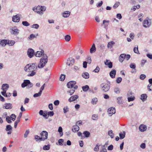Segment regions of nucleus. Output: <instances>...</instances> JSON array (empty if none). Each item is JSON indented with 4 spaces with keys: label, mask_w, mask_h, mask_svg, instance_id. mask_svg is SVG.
<instances>
[{
    "label": "nucleus",
    "mask_w": 152,
    "mask_h": 152,
    "mask_svg": "<svg viewBox=\"0 0 152 152\" xmlns=\"http://www.w3.org/2000/svg\"><path fill=\"white\" fill-rule=\"evenodd\" d=\"M125 56H126V54H122L120 55L119 59L121 62H122L124 61L125 58Z\"/></svg>",
    "instance_id": "a878e982"
},
{
    "label": "nucleus",
    "mask_w": 152,
    "mask_h": 152,
    "mask_svg": "<svg viewBox=\"0 0 152 152\" xmlns=\"http://www.w3.org/2000/svg\"><path fill=\"white\" fill-rule=\"evenodd\" d=\"M134 52L138 54L139 53L138 50V46H135V47L134 48Z\"/></svg>",
    "instance_id": "de8ad7c7"
},
{
    "label": "nucleus",
    "mask_w": 152,
    "mask_h": 152,
    "mask_svg": "<svg viewBox=\"0 0 152 152\" xmlns=\"http://www.w3.org/2000/svg\"><path fill=\"white\" fill-rule=\"evenodd\" d=\"M135 97L134 96H132L129 97L127 98L128 101L129 102L132 101L134 100Z\"/></svg>",
    "instance_id": "79ce46f5"
},
{
    "label": "nucleus",
    "mask_w": 152,
    "mask_h": 152,
    "mask_svg": "<svg viewBox=\"0 0 152 152\" xmlns=\"http://www.w3.org/2000/svg\"><path fill=\"white\" fill-rule=\"evenodd\" d=\"M41 138H42V141H45L48 138V133L46 131H43L40 133Z\"/></svg>",
    "instance_id": "0eeeda50"
},
{
    "label": "nucleus",
    "mask_w": 152,
    "mask_h": 152,
    "mask_svg": "<svg viewBox=\"0 0 152 152\" xmlns=\"http://www.w3.org/2000/svg\"><path fill=\"white\" fill-rule=\"evenodd\" d=\"M7 44V40L3 39L0 41V45L2 47H4Z\"/></svg>",
    "instance_id": "393cba45"
},
{
    "label": "nucleus",
    "mask_w": 152,
    "mask_h": 152,
    "mask_svg": "<svg viewBox=\"0 0 152 152\" xmlns=\"http://www.w3.org/2000/svg\"><path fill=\"white\" fill-rule=\"evenodd\" d=\"M21 15L19 14H18L15 15H14L12 17V21L15 23L19 22L20 20V17Z\"/></svg>",
    "instance_id": "39448f33"
},
{
    "label": "nucleus",
    "mask_w": 152,
    "mask_h": 152,
    "mask_svg": "<svg viewBox=\"0 0 152 152\" xmlns=\"http://www.w3.org/2000/svg\"><path fill=\"white\" fill-rule=\"evenodd\" d=\"M71 39V37L69 35H66L65 37V39L67 42L69 41Z\"/></svg>",
    "instance_id": "09e8293b"
},
{
    "label": "nucleus",
    "mask_w": 152,
    "mask_h": 152,
    "mask_svg": "<svg viewBox=\"0 0 152 152\" xmlns=\"http://www.w3.org/2000/svg\"><path fill=\"white\" fill-rule=\"evenodd\" d=\"M77 86H75L72 89H70L69 90H67V93L70 95H72L75 92V89H77Z\"/></svg>",
    "instance_id": "1a4fd4ad"
},
{
    "label": "nucleus",
    "mask_w": 152,
    "mask_h": 152,
    "mask_svg": "<svg viewBox=\"0 0 152 152\" xmlns=\"http://www.w3.org/2000/svg\"><path fill=\"white\" fill-rule=\"evenodd\" d=\"M100 86L102 91L104 92L108 91L110 88V86L106 83H102L101 84Z\"/></svg>",
    "instance_id": "7ed1b4c3"
},
{
    "label": "nucleus",
    "mask_w": 152,
    "mask_h": 152,
    "mask_svg": "<svg viewBox=\"0 0 152 152\" xmlns=\"http://www.w3.org/2000/svg\"><path fill=\"white\" fill-rule=\"evenodd\" d=\"M130 67L131 68L135 69L136 65L134 63H131L130 65Z\"/></svg>",
    "instance_id": "e2e57ef3"
},
{
    "label": "nucleus",
    "mask_w": 152,
    "mask_h": 152,
    "mask_svg": "<svg viewBox=\"0 0 152 152\" xmlns=\"http://www.w3.org/2000/svg\"><path fill=\"white\" fill-rule=\"evenodd\" d=\"M19 32V30L16 28H13L11 29V33L12 34L15 35H18Z\"/></svg>",
    "instance_id": "ddd939ff"
},
{
    "label": "nucleus",
    "mask_w": 152,
    "mask_h": 152,
    "mask_svg": "<svg viewBox=\"0 0 152 152\" xmlns=\"http://www.w3.org/2000/svg\"><path fill=\"white\" fill-rule=\"evenodd\" d=\"M30 83V80H24L23 82L21 84V87L23 88L27 86L28 84Z\"/></svg>",
    "instance_id": "412c9836"
},
{
    "label": "nucleus",
    "mask_w": 152,
    "mask_h": 152,
    "mask_svg": "<svg viewBox=\"0 0 152 152\" xmlns=\"http://www.w3.org/2000/svg\"><path fill=\"white\" fill-rule=\"evenodd\" d=\"M100 146V145H99V143H97L95 147L94 148V150L95 151H98L99 149V147Z\"/></svg>",
    "instance_id": "a19ab883"
},
{
    "label": "nucleus",
    "mask_w": 152,
    "mask_h": 152,
    "mask_svg": "<svg viewBox=\"0 0 152 152\" xmlns=\"http://www.w3.org/2000/svg\"><path fill=\"white\" fill-rule=\"evenodd\" d=\"M64 141V140L63 139H60L58 141V144L60 145H62Z\"/></svg>",
    "instance_id": "338daca9"
},
{
    "label": "nucleus",
    "mask_w": 152,
    "mask_h": 152,
    "mask_svg": "<svg viewBox=\"0 0 152 152\" xmlns=\"http://www.w3.org/2000/svg\"><path fill=\"white\" fill-rule=\"evenodd\" d=\"M107 112H108L109 116H111L113 114L115 113V109L114 107H111L108 109Z\"/></svg>",
    "instance_id": "6e6552de"
},
{
    "label": "nucleus",
    "mask_w": 152,
    "mask_h": 152,
    "mask_svg": "<svg viewBox=\"0 0 152 152\" xmlns=\"http://www.w3.org/2000/svg\"><path fill=\"white\" fill-rule=\"evenodd\" d=\"M46 7L45 6H42L40 7V11L39 12V15H42L43 14L44 12L46 10Z\"/></svg>",
    "instance_id": "bb28decb"
},
{
    "label": "nucleus",
    "mask_w": 152,
    "mask_h": 152,
    "mask_svg": "<svg viewBox=\"0 0 152 152\" xmlns=\"http://www.w3.org/2000/svg\"><path fill=\"white\" fill-rule=\"evenodd\" d=\"M63 110L64 113H66L69 111V108L67 106H66L63 108Z\"/></svg>",
    "instance_id": "0e129e2a"
},
{
    "label": "nucleus",
    "mask_w": 152,
    "mask_h": 152,
    "mask_svg": "<svg viewBox=\"0 0 152 152\" xmlns=\"http://www.w3.org/2000/svg\"><path fill=\"white\" fill-rule=\"evenodd\" d=\"M78 97V96L77 95H73L69 99L68 101L69 102H73L76 100Z\"/></svg>",
    "instance_id": "2eb2a0df"
},
{
    "label": "nucleus",
    "mask_w": 152,
    "mask_h": 152,
    "mask_svg": "<svg viewBox=\"0 0 152 152\" xmlns=\"http://www.w3.org/2000/svg\"><path fill=\"white\" fill-rule=\"evenodd\" d=\"M15 43V42L14 40H7V44L10 46H12Z\"/></svg>",
    "instance_id": "7c9ffc66"
},
{
    "label": "nucleus",
    "mask_w": 152,
    "mask_h": 152,
    "mask_svg": "<svg viewBox=\"0 0 152 152\" xmlns=\"http://www.w3.org/2000/svg\"><path fill=\"white\" fill-rule=\"evenodd\" d=\"M10 118H12V120L13 121H14L16 118V116L15 115V114H12L10 115Z\"/></svg>",
    "instance_id": "5fc2aeb1"
},
{
    "label": "nucleus",
    "mask_w": 152,
    "mask_h": 152,
    "mask_svg": "<svg viewBox=\"0 0 152 152\" xmlns=\"http://www.w3.org/2000/svg\"><path fill=\"white\" fill-rule=\"evenodd\" d=\"M76 82L74 81H71L68 82L67 84V87L69 89H72L74 87L76 86Z\"/></svg>",
    "instance_id": "423d86ee"
},
{
    "label": "nucleus",
    "mask_w": 152,
    "mask_h": 152,
    "mask_svg": "<svg viewBox=\"0 0 152 152\" xmlns=\"http://www.w3.org/2000/svg\"><path fill=\"white\" fill-rule=\"evenodd\" d=\"M114 44L115 42L113 41L109 42L107 44V47L108 48H111Z\"/></svg>",
    "instance_id": "c756f323"
},
{
    "label": "nucleus",
    "mask_w": 152,
    "mask_h": 152,
    "mask_svg": "<svg viewBox=\"0 0 152 152\" xmlns=\"http://www.w3.org/2000/svg\"><path fill=\"white\" fill-rule=\"evenodd\" d=\"M6 120L8 123H10L12 122L11 120V118L9 116H7L6 118Z\"/></svg>",
    "instance_id": "13d9d810"
},
{
    "label": "nucleus",
    "mask_w": 152,
    "mask_h": 152,
    "mask_svg": "<svg viewBox=\"0 0 152 152\" xmlns=\"http://www.w3.org/2000/svg\"><path fill=\"white\" fill-rule=\"evenodd\" d=\"M114 92L117 94H119L120 92V89L118 87H116L114 89Z\"/></svg>",
    "instance_id": "a18cd8bd"
},
{
    "label": "nucleus",
    "mask_w": 152,
    "mask_h": 152,
    "mask_svg": "<svg viewBox=\"0 0 152 152\" xmlns=\"http://www.w3.org/2000/svg\"><path fill=\"white\" fill-rule=\"evenodd\" d=\"M79 130V127L77 125H74L73 126L72 130L74 132H77Z\"/></svg>",
    "instance_id": "b1692460"
},
{
    "label": "nucleus",
    "mask_w": 152,
    "mask_h": 152,
    "mask_svg": "<svg viewBox=\"0 0 152 152\" xmlns=\"http://www.w3.org/2000/svg\"><path fill=\"white\" fill-rule=\"evenodd\" d=\"M134 93L131 91H129L127 93V96L129 97L132 96H134Z\"/></svg>",
    "instance_id": "49530a36"
},
{
    "label": "nucleus",
    "mask_w": 152,
    "mask_h": 152,
    "mask_svg": "<svg viewBox=\"0 0 152 152\" xmlns=\"http://www.w3.org/2000/svg\"><path fill=\"white\" fill-rule=\"evenodd\" d=\"M58 132L59 133L60 136H62L63 134V129L61 127L59 126L58 128Z\"/></svg>",
    "instance_id": "ea45409f"
},
{
    "label": "nucleus",
    "mask_w": 152,
    "mask_h": 152,
    "mask_svg": "<svg viewBox=\"0 0 152 152\" xmlns=\"http://www.w3.org/2000/svg\"><path fill=\"white\" fill-rule=\"evenodd\" d=\"M29 131L28 130H27L26 131L25 133L24 134V137L25 138H26L27 137L28 135L29 134Z\"/></svg>",
    "instance_id": "69168bd1"
},
{
    "label": "nucleus",
    "mask_w": 152,
    "mask_h": 152,
    "mask_svg": "<svg viewBox=\"0 0 152 152\" xmlns=\"http://www.w3.org/2000/svg\"><path fill=\"white\" fill-rule=\"evenodd\" d=\"M148 88L149 91H152V84H149L148 86Z\"/></svg>",
    "instance_id": "774afa93"
},
{
    "label": "nucleus",
    "mask_w": 152,
    "mask_h": 152,
    "mask_svg": "<svg viewBox=\"0 0 152 152\" xmlns=\"http://www.w3.org/2000/svg\"><path fill=\"white\" fill-rule=\"evenodd\" d=\"M96 51V48L95 45L94 44H93L91 48L90 49V52L91 53H93L95 52Z\"/></svg>",
    "instance_id": "473e14b6"
},
{
    "label": "nucleus",
    "mask_w": 152,
    "mask_h": 152,
    "mask_svg": "<svg viewBox=\"0 0 152 152\" xmlns=\"http://www.w3.org/2000/svg\"><path fill=\"white\" fill-rule=\"evenodd\" d=\"M104 64L105 65L108 66L110 68H111L113 67V63L110 61L109 60H107L106 61L104 62Z\"/></svg>",
    "instance_id": "aec40b11"
},
{
    "label": "nucleus",
    "mask_w": 152,
    "mask_h": 152,
    "mask_svg": "<svg viewBox=\"0 0 152 152\" xmlns=\"http://www.w3.org/2000/svg\"><path fill=\"white\" fill-rule=\"evenodd\" d=\"M12 104L11 103H6L4 104L3 106V108L6 109H11L12 108Z\"/></svg>",
    "instance_id": "dca6fc26"
},
{
    "label": "nucleus",
    "mask_w": 152,
    "mask_h": 152,
    "mask_svg": "<svg viewBox=\"0 0 152 152\" xmlns=\"http://www.w3.org/2000/svg\"><path fill=\"white\" fill-rule=\"evenodd\" d=\"M83 134L86 137H88L90 135V132L87 131H85L83 132Z\"/></svg>",
    "instance_id": "c03bdc74"
},
{
    "label": "nucleus",
    "mask_w": 152,
    "mask_h": 152,
    "mask_svg": "<svg viewBox=\"0 0 152 152\" xmlns=\"http://www.w3.org/2000/svg\"><path fill=\"white\" fill-rule=\"evenodd\" d=\"M83 77L85 79H88L89 78V74L86 72H85L82 74Z\"/></svg>",
    "instance_id": "c85d7f7f"
},
{
    "label": "nucleus",
    "mask_w": 152,
    "mask_h": 152,
    "mask_svg": "<svg viewBox=\"0 0 152 152\" xmlns=\"http://www.w3.org/2000/svg\"><path fill=\"white\" fill-rule=\"evenodd\" d=\"M120 2H116L113 6L114 8L115 9L117 8L120 5Z\"/></svg>",
    "instance_id": "864d4df0"
},
{
    "label": "nucleus",
    "mask_w": 152,
    "mask_h": 152,
    "mask_svg": "<svg viewBox=\"0 0 152 152\" xmlns=\"http://www.w3.org/2000/svg\"><path fill=\"white\" fill-rule=\"evenodd\" d=\"M37 68V64L35 63L27 64L24 67V69L26 72H31L28 75V76H33L36 74L35 71Z\"/></svg>",
    "instance_id": "f257e3e1"
},
{
    "label": "nucleus",
    "mask_w": 152,
    "mask_h": 152,
    "mask_svg": "<svg viewBox=\"0 0 152 152\" xmlns=\"http://www.w3.org/2000/svg\"><path fill=\"white\" fill-rule=\"evenodd\" d=\"M12 127L10 125H8L6 126L5 130L7 131H11L12 129Z\"/></svg>",
    "instance_id": "e433bc0d"
},
{
    "label": "nucleus",
    "mask_w": 152,
    "mask_h": 152,
    "mask_svg": "<svg viewBox=\"0 0 152 152\" xmlns=\"http://www.w3.org/2000/svg\"><path fill=\"white\" fill-rule=\"evenodd\" d=\"M65 75H64L62 74L61 75L60 79L61 81H63L65 79Z\"/></svg>",
    "instance_id": "052dcab7"
},
{
    "label": "nucleus",
    "mask_w": 152,
    "mask_h": 152,
    "mask_svg": "<svg viewBox=\"0 0 152 152\" xmlns=\"http://www.w3.org/2000/svg\"><path fill=\"white\" fill-rule=\"evenodd\" d=\"M34 139L36 141H39V142L42 141L43 140L42 138H41V137H40L37 135H36L34 136Z\"/></svg>",
    "instance_id": "2f4dec72"
},
{
    "label": "nucleus",
    "mask_w": 152,
    "mask_h": 152,
    "mask_svg": "<svg viewBox=\"0 0 152 152\" xmlns=\"http://www.w3.org/2000/svg\"><path fill=\"white\" fill-rule=\"evenodd\" d=\"M9 88V85L7 84H3L1 86V89L3 91L6 92Z\"/></svg>",
    "instance_id": "4468645a"
},
{
    "label": "nucleus",
    "mask_w": 152,
    "mask_h": 152,
    "mask_svg": "<svg viewBox=\"0 0 152 152\" xmlns=\"http://www.w3.org/2000/svg\"><path fill=\"white\" fill-rule=\"evenodd\" d=\"M22 23L23 26H27L30 25L29 23L26 21H23Z\"/></svg>",
    "instance_id": "3c124183"
},
{
    "label": "nucleus",
    "mask_w": 152,
    "mask_h": 152,
    "mask_svg": "<svg viewBox=\"0 0 152 152\" xmlns=\"http://www.w3.org/2000/svg\"><path fill=\"white\" fill-rule=\"evenodd\" d=\"M44 54V51L42 50H41L40 51H37L35 55L37 57H40L42 55L43 56Z\"/></svg>",
    "instance_id": "f3484780"
},
{
    "label": "nucleus",
    "mask_w": 152,
    "mask_h": 152,
    "mask_svg": "<svg viewBox=\"0 0 152 152\" xmlns=\"http://www.w3.org/2000/svg\"><path fill=\"white\" fill-rule=\"evenodd\" d=\"M42 94V93L39 91L38 93L34 94L33 96L34 97H37L40 96Z\"/></svg>",
    "instance_id": "4d7b16f0"
},
{
    "label": "nucleus",
    "mask_w": 152,
    "mask_h": 152,
    "mask_svg": "<svg viewBox=\"0 0 152 152\" xmlns=\"http://www.w3.org/2000/svg\"><path fill=\"white\" fill-rule=\"evenodd\" d=\"M139 129L140 131L143 132L146 130L147 127L145 125L141 124L139 126Z\"/></svg>",
    "instance_id": "a211bd4d"
},
{
    "label": "nucleus",
    "mask_w": 152,
    "mask_h": 152,
    "mask_svg": "<svg viewBox=\"0 0 152 152\" xmlns=\"http://www.w3.org/2000/svg\"><path fill=\"white\" fill-rule=\"evenodd\" d=\"M83 90L84 91H87L89 88V86L88 85H86L82 87Z\"/></svg>",
    "instance_id": "37998d69"
},
{
    "label": "nucleus",
    "mask_w": 152,
    "mask_h": 152,
    "mask_svg": "<svg viewBox=\"0 0 152 152\" xmlns=\"http://www.w3.org/2000/svg\"><path fill=\"white\" fill-rule=\"evenodd\" d=\"M97 101V98H94L92 99V102L93 104H95L96 103Z\"/></svg>",
    "instance_id": "603ef678"
},
{
    "label": "nucleus",
    "mask_w": 152,
    "mask_h": 152,
    "mask_svg": "<svg viewBox=\"0 0 152 152\" xmlns=\"http://www.w3.org/2000/svg\"><path fill=\"white\" fill-rule=\"evenodd\" d=\"M146 77V75L143 74H141L140 76V78L141 80H143Z\"/></svg>",
    "instance_id": "6e6d98bb"
},
{
    "label": "nucleus",
    "mask_w": 152,
    "mask_h": 152,
    "mask_svg": "<svg viewBox=\"0 0 152 152\" xmlns=\"http://www.w3.org/2000/svg\"><path fill=\"white\" fill-rule=\"evenodd\" d=\"M122 97L120 96L118 97L117 98V103L120 104H121L123 103V102L122 100Z\"/></svg>",
    "instance_id": "f704fd0d"
},
{
    "label": "nucleus",
    "mask_w": 152,
    "mask_h": 152,
    "mask_svg": "<svg viewBox=\"0 0 152 152\" xmlns=\"http://www.w3.org/2000/svg\"><path fill=\"white\" fill-rule=\"evenodd\" d=\"M39 25L37 24H35L31 26V28L36 29H37L39 27Z\"/></svg>",
    "instance_id": "bf43d9fd"
},
{
    "label": "nucleus",
    "mask_w": 152,
    "mask_h": 152,
    "mask_svg": "<svg viewBox=\"0 0 152 152\" xmlns=\"http://www.w3.org/2000/svg\"><path fill=\"white\" fill-rule=\"evenodd\" d=\"M91 119L93 120H97L98 119V115L96 114H93L91 117Z\"/></svg>",
    "instance_id": "72a5a7b5"
},
{
    "label": "nucleus",
    "mask_w": 152,
    "mask_h": 152,
    "mask_svg": "<svg viewBox=\"0 0 152 152\" xmlns=\"http://www.w3.org/2000/svg\"><path fill=\"white\" fill-rule=\"evenodd\" d=\"M120 139H122L124 138L125 136V132H120L119 134Z\"/></svg>",
    "instance_id": "c9c22d12"
},
{
    "label": "nucleus",
    "mask_w": 152,
    "mask_h": 152,
    "mask_svg": "<svg viewBox=\"0 0 152 152\" xmlns=\"http://www.w3.org/2000/svg\"><path fill=\"white\" fill-rule=\"evenodd\" d=\"M122 80V78L121 77H118L116 80V82L118 83H120Z\"/></svg>",
    "instance_id": "680f3d73"
},
{
    "label": "nucleus",
    "mask_w": 152,
    "mask_h": 152,
    "mask_svg": "<svg viewBox=\"0 0 152 152\" xmlns=\"http://www.w3.org/2000/svg\"><path fill=\"white\" fill-rule=\"evenodd\" d=\"M22 112H20V113L18 117L16 120L15 122L14 127L15 128H16L17 127L18 124L20 121V118L22 116Z\"/></svg>",
    "instance_id": "9b49d317"
},
{
    "label": "nucleus",
    "mask_w": 152,
    "mask_h": 152,
    "mask_svg": "<svg viewBox=\"0 0 152 152\" xmlns=\"http://www.w3.org/2000/svg\"><path fill=\"white\" fill-rule=\"evenodd\" d=\"M116 74V70L114 69H112L110 73V75L112 78H113L115 77Z\"/></svg>",
    "instance_id": "6ab92c4d"
},
{
    "label": "nucleus",
    "mask_w": 152,
    "mask_h": 152,
    "mask_svg": "<svg viewBox=\"0 0 152 152\" xmlns=\"http://www.w3.org/2000/svg\"><path fill=\"white\" fill-rule=\"evenodd\" d=\"M151 20H149L148 18H146L143 22V26L146 28L149 27L151 25Z\"/></svg>",
    "instance_id": "20e7f679"
},
{
    "label": "nucleus",
    "mask_w": 152,
    "mask_h": 152,
    "mask_svg": "<svg viewBox=\"0 0 152 152\" xmlns=\"http://www.w3.org/2000/svg\"><path fill=\"white\" fill-rule=\"evenodd\" d=\"M108 134L110 136L111 138H113L114 137V134L112 130H110L108 132Z\"/></svg>",
    "instance_id": "4c0bfd02"
},
{
    "label": "nucleus",
    "mask_w": 152,
    "mask_h": 152,
    "mask_svg": "<svg viewBox=\"0 0 152 152\" xmlns=\"http://www.w3.org/2000/svg\"><path fill=\"white\" fill-rule=\"evenodd\" d=\"M48 61V56L46 54L43 55L42 58L40 59L39 63L37 65L39 68H43L47 63Z\"/></svg>",
    "instance_id": "f03ea898"
},
{
    "label": "nucleus",
    "mask_w": 152,
    "mask_h": 152,
    "mask_svg": "<svg viewBox=\"0 0 152 152\" xmlns=\"http://www.w3.org/2000/svg\"><path fill=\"white\" fill-rule=\"evenodd\" d=\"M40 6H38L37 7H35L33 8V10L39 14V12L40 11Z\"/></svg>",
    "instance_id": "5701e85b"
},
{
    "label": "nucleus",
    "mask_w": 152,
    "mask_h": 152,
    "mask_svg": "<svg viewBox=\"0 0 152 152\" xmlns=\"http://www.w3.org/2000/svg\"><path fill=\"white\" fill-rule=\"evenodd\" d=\"M27 54L29 57L32 58L34 54V50L32 49H29L28 50Z\"/></svg>",
    "instance_id": "9d476101"
},
{
    "label": "nucleus",
    "mask_w": 152,
    "mask_h": 152,
    "mask_svg": "<svg viewBox=\"0 0 152 152\" xmlns=\"http://www.w3.org/2000/svg\"><path fill=\"white\" fill-rule=\"evenodd\" d=\"M50 146L49 144L47 145H45L43 147V149L44 150H48L50 149Z\"/></svg>",
    "instance_id": "58836bf2"
},
{
    "label": "nucleus",
    "mask_w": 152,
    "mask_h": 152,
    "mask_svg": "<svg viewBox=\"0 0 152 152\" xmlns=\"http://www.w3.org/2000/svg\"><path fill=\"white\" fill-rule=\"evenodd\" d=\"M36 37L35 35L33 34H31L30 36L28 37V39L30 40H32Z\"/></svg>",
    "instance_id": "8fccbe9b"
},
{
    "label": "nucleus",
    "mask_w": 152,
    "mask_h": 152,
    "mask_svg": "<svg viewBox=\"0 0 152 152\" xmlns=\"http://www.w3.org/2000/svg\"><path fill=\"white\" fill-rule=\"evenodd\" d=\"M147 98V95L146 94H143L141 95L140 99L143 102L146 100Z\"/></svg>",
    "instance_id": "cd10ccee"
},
{
    "label": "nucleus",
    "mask_w": 152,
    "mask_h": 152,
    "mask_svg": "<svg viewBox=\"0 0 152 152\" xmlns=\"http://www.w3.org/2000/svg\"><path fill=\"white\" fill-rule=\"evenodd\" d=\"M70 14V12L67 11H65L63 12L62 16L64 17L67 18L69 16Z\"/></svg>",
    "instance_id": "4be33fe9"
},
{
    "label": "nucleus",
    "mask_w": 152,
    "mask_h": 152,
    "mask_svg": "<svg viewBox=\"0 0 152 152\" xmlns=\"http://www.w3.org/2000/svg\"><path fill=\"white\" fill-rule=\"evenodd\" d=\"M74 59L72 58H69L67 60L66 64L68 66H72L74 64Z\"/></svg>",
    "instance_id": "f8f14e48"
}]
</instances>
